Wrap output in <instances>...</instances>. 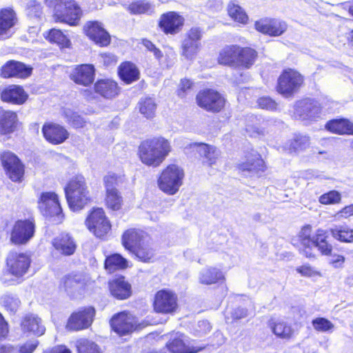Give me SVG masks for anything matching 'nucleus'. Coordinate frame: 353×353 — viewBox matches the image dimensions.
Wrapping results in <instances>:
<instances>
[{
    "label": "nucleus",
    "instance_id": "nucleus-12",
    "mask_svg": "<svg viewBox=\"0 0 353 353\" xmlns=\"http://www.w3.org/2000/svg\"><path fill=\"white\" fill-rule=\"evenodd\" d=\"M31 258L28 253L11 252L7 258L9 272L16 277H21L28 272Z\"/></svg>",
    "mask_w": 353,
    "mask_h": 353
},
{
    "label": "nucleus",
    "instance_id": "nucleus-47",
    "mask_svg": "<svg viewBox=\"0 0 353 353\" xmlns=\"http://www.w3.org/2000/svg\"><path fill=\"white\" fill-rule=\"evenodd\" d=\"M43 35L50 43H56L61 48H68L70 45L69 39L60 30L51 29Z\"/></svg>",
    "mask_w": 353,
    "mask_h": 353
},
{
    "label": "nucleus",
    "instance_id": "nucleus-58",
    "mask_svg": "<svg viewBox=\"0 0 353 353\" xmlns=\"http://www.w3.org/2000/svg\"><path fill=\"white\" fill-rule=\"evenodd\" d=\"M26 14L31 19H39L42 14L41 3L36 1H30L28 2L26 8Z\"/></svg>",
    "mask_w": 353,
    "mask_h": 353
},
{
    "label": "nucleus",
    "instance_id": "nucleus-55",
    "mask_svg": "<svg viewBox=\"0 0 353 353\" xmlns=\"http://www.w3.org/2000/svg\"><path fill=\"white\" fill-rule=\"evenodd\" d=\"M64 115L67 119V121L74 128H83L86 123L85 119L81 116L73 112L70 109H65L64 110Z\"/></svg>",
    "mask_w": 353,
    "mask_h": 353
},
{
    "label": "nucleus",
    "instance_id": "nucleus-24",
    "mask_svg": "<svg viewBox=\"0 0 353 353\" xmlns=\"http://www.w3.org/2000/svg\"><path fill=\"white\" fill-rule=\"evenodd\" d=\"M42 132L46 139L53 144H59L68 138V131L61 125L47 123L43 126Z\"/></svg>",
    "mask_w": 353,
    "mask_h": 353
},
{
    "label": "nucleus",
    "instance_id": "nucleus-62",
    "mask_svg": "<svg viewBox=\"0 0 353 353\" xmlns=\"http://www.w3.org/2000/svg\"><path fill=\"white\" fill-rule=\"evenodd\" d=\"M202 30L198 27H193L190 28L185 34V39L190 41L201 43L200 41L202 38Z\"/></svg>",
    "mask_w": 353,
    "mask_h": 353
},
{
    "label": "nucleus",
    "instance_id": "nucleus-59",
    "mask_svg": "<svg viewBox=\"0 0 353 353\" xmlns=\"http://www.w3.org/2000/svg\"><path fill=\"white\" fill-rule=\"evenodd\" d=\"M103 181L106 190L109 189L111 190H117L116 187L118 186L119 183H123V177L110 172L104 176Z\"/></svg>",
    "mask_w": 353,
    "mask_h": 353
},
{
    "label": "nucleus",
    "instance_id": "nucleus-42",
    "mask_svg": "<svg viewBox=\"0 0 353 353\" xmlns=\"http://www.w3.org/2000/svg\"><path fill=\"white\" fill-rule=\"evenodd\" d=\"M327 232L322 229H319L316 231L315 238L314 239V245L312 246V252L314 253V248H318V250L321 252L322 254L329 255L332 250V246L331 244L328 243L327 241Z\"/></svg>",
    "mask_w": 353,
    "mask_h": 353
},
{
    "label": "nucleus",
    "instance_id": "nucleus-19",
    "mask_svg": "<svg viewBox=\"0 0 353 353\" xmlns=\"http://www.w3.org/2000/svg\"><path fill=\"white\" fill-rule=\"evenodd\" d=\"M110 325L116 333L125 335L136 329V321L133 316L123 312L112 318Z\"/></svg>",
    "mask_w": 353,
    "mask_h": 353
},
{
    "label": "nucleus",
    "instance_id": "nucleus-46",
    "mask_svg": "<svg viewBox=\"0 0 353 353\" xmlns=\"http://www.w3.org/2000/svg\"><path fill=\"white\" fill-rule=\"evenodd\" d=\"M128 267V261L119 254L108 256L105 261V268L110 272L123 270Z\"/></svg>",
    "mask_w": 353,
    "mask_h": 353
},
{
    "label": "nucleus",
    "instance_id": "nucleus-17",
    "mask_svg": "<svg viewBox=\"0 0 353 353\" xmlns=\"http://www.w3.org/2000/svg\"><path fill=\"white\" fill-rule=\"evenodd\" d=\"M86 35L99 46H107L110 43V36L104 29L101 23L94 21H89L84 26Z\"/></svg>",
    "mask_w": 353,
    "mask_h": 353
},
{
    "label": "nucleus",
    "instance_id": "nucleus-54",
    "mask_svg": "<svg viewBox=\"0 0 353 353\" xmlns=\"http://www.w3.org/2000/svg\"><path fill=\"white\" fill-rule=\"evenodd\" d=\"M314 329L321 332H332L334 327V324L328 319L323 317H318L312 320Z\"/></svg>",
    "mask_w": 353,
    "mask_h": 353
},
{
    "label": "nucleus",
    "instance_id": "nucleus-33",
    "mask_svg": "<svg viewBox=\"0 0 353 353\" xmlns=\"http://www.w3.org/2000/svg\"><path fill=\"white\" fill-rule=\"evenodd\" d=\"M94 90L97 93L105 99H112L119 93L117 83L110 79L97 81L94 84Z\"/></svg>",
    "mask_w": 353,
    "mask_h": 353
},
{
    "label": "nucleus",
    "instance_id": "nucleus-15",
    "mask_svg": "<svg viewBox=\"0 0 353 353\" xmlns=\"http://www.w3.org/2000/svg\"><path fill=\"white\" fill-rule=\"evenodd\" d=\"M86 284L85 276L81 273H71L61 280V287L72 298L82 294Z\"/></svg>",
    "mask_w": 353,
    "mask_h": 353
},
{
    "label": "nucleus",
    "instance_id": "nucleus-11",
    "mask_svg": "<svg viewBox=\"0 0 353 353\" xmlns=\"http://www.w3.org/2000/svg\"><path fill=\"white\" fill-rule=\"evenodd\" d=\"M1 160L9 178L14 182L21 181L23 176L24 170L23 165L18 157L12 152L6 151L1 154Z\"/></svg>",
    "mask_w": 353,
    "mask_h": 353
},
{
    "label": "nucleus",
    "instance_id": "nucleus-37",
    "mask_svg": "<svg viewBox=\"0 0 353 353\" xmlns=\"http://www.w3.org/2000/svg\"><path fill=\"white\" fill-rule=\"evenodd\" d=\"M120 78L126 83H131L139 79V70L132 63L126 61L120 65L118 70Z\"/></svg>",
    "mask_w": 353,
    "mask_h": 353
},
{
    "label": "nucleus",
    "instance_id": "nucleus-43",
    "mask_svg": "<svg viewBox=\"0 0 353 353\" xmlns=\"http://www.w3.org/2000/svg\"><path fill=\"white\" fill-rule=\"evenodd\" d=\"M237 46H226L219 53L218 61L220 64L236 66Z\"/></svg>",
    "mask_w": 353,
    "mask_h": 353
},
{
    "label": "nucleus",
    "instance_id": "nucleus-10",
    "mask_svg": "<svg viewBox=\"0 0 353 353\" xmlns=\"http://www.w3.org/2000/svg\"><path fill=\"white\" fill-rule=\"evenodd\" d=\"M198 105L208 110L218 112L225 105V99L216 91L205 90L199 92L196 96Z\"/></svg>",
    "mask_w": 353,
    "mask_h": 353
},
{
    "label": "nucleus",
    "instance_id": "nucleus-49",
    "mask_svg": "<svg viewBox=\"0 0 353 353\" xmlns=\"http://www.w3.org/2000/svg\"><path fill=\"white\" fill-rule=\"evenodd\" d=\"M228 11L230 17L235 21L245 24L248 20V17L244 10L238 4L230 2L228 6Z\"/></svg>",
    "mask_w": 353,
    "mask_h": 353
},
{
    "label": "nucleus",
    "instance_id": "nucleus-5",
    "mask_svg": "<svg viewBox=\"0 0 353 353\" xmlns=\"http://www.w3.org/2000/svg\"><path fill=\"white\" fill-rule=\"evenodd\" d=\"M327 112H329V108L310 99L299 101L294 106V116L303 121H314Z\"/></svg>",
    "mask_w": 353,
    "mask_h": 353
},
{
    "label": "nucleus",
    "instance_id": "nucleus-16",
    "mask_svg": "<svg viewBox=\"0 0 353 353\" xmlns=\"http://www.w3.org/2000/svg\"><path fill=\"white\" fill-rule=\"evenodd\" d=\"M184 24V18L179 13L170 11L163 14L159 20V27L167 34L180 32Z\"/></svg>",
    "mask_w": 353,
    "mask_h": 353
},
{
    "label": "nucleus",
    "instance_id": "nucleus-6",
    "mask_svg": "<svg viewBox=\"0 0 353 353\" xmlns=\"http://www.w3.org/2000/svg\"><path fill=\"white\" fill-rule=\"evenodd\" d=\"M39 208L43 216L54 217V221L61 222L63 215L57 194L53 192H46L41 194L39 201Z\"/></svg>",
    "mask_w": 353,
    "mask_h": 353
},
{
    "label": "nucleus",
    "instance_id": "nucleus-28",
    "mask_svg": "<svg viewBox=\"0 0 353 353\" xmlns=\"http://www.w3.org/2000/svg\"><path fill=\"white\" fill-rule=\"evenodd\" d=\"M21 327L24 333H32L37 336L43 335L46 331L41 319L34 314L25 316L21 323Z\"/></svg>",
    "mask_w": 353,
    "mask_h": 353
},
{
    "label": "nucleus",
    "instance_id": "nucleus-48",
    "mask_svg": "<svg viewBox=\"0 0 353 353\" xmlns=\"http://www.w3.org/2000/svg\"><path fill=\"white\" fill-rule=\"evenodd\" d=\"M139 112L147 119H152L154 117L157 104L154 100L150 97L141 99L139 103Z\"/></svg>",
    "mask_w": 353,
    "mask_h": 353
},
{
    "label": "nucleus",
    "instance_id": "nucleus-50",
    "mask_svg": "<svg viewBox=\"0 0 353 353\" xmlns=\"http://www.w3.org/2000/svg\"><path fill=\"white\" fill-rule=\"evenodd\" d=\"M1 305L10 314H15L20 307L21 301L19 298L11 294L3 295L0 299Z\"/></svg>",
    "mask_w": 353,
    "mask_h": 353
},
{
    "label": "nucleus",
    "instance_id": "nucleus-52",
    "mask_svg": "<svg viewBox=\"0 0 353 353\" xmlns=\"http://www.w3.org/2000/svg\"><path fill=\"white\" fill-rule=\"evenodd\" d=\"M106 204L113 210H118L121 208L123 199L117 190H106Z\"/></svg>",
    "mask_w": 353,
    "mask_h": 353
},
{
    "label": "nucleus",
    "instance_id": "nucleus-39",
    "mask_svg": "<svg viewBox=\"0 0 353 353\" xmlns=\"http://www.w3.org/2000/svg\"><path fill=\"white\" fill-rule=\"evenodd\" d=\"M270 322L272 332L282 339H290L294 334V330L292 326L283 320L271 319Z\"/></svg>",
    "mask_w": 353,
    "mask_h": 353
},
{
    "label": "nucleus",
    "instance_id": "nucleus-36",
    "mask_svg": "<svg viewBox=\"0 0 353 353\" xmlns=\"http://www.w3.org/2000/svg\"><path fill=\"white\" fill-rule=\"evenodd\" d=\"M143 232L130 229L125 232L122 236V243L125 249L133 252L142 243Z\"/></svg>",
    "mask_w": 353,
    "mask_h": 353
},
{
    "label": "nucleus",
    "instance_id": "nucleus-30",
    "mask_svg": "<svg viewBox=\"0 0 353 353\" xmlns=\"http://www.w3.org/2000/svg\"><path fill=\"white\" fill-rule=\"evenodd\" d=\"M311 236V227L310 225L304 226L299 232L298 235V240L299 241V251L307 258L314 256L312 252V246L314 245L313 241L315 236L312 239Z\"/></svg>",
    "mask_w": 353,
    "mask_h": 353
},
{
    "label": "nucleus",
    "instance_id": "nucleus-57",
    "mask_svg": "<svg viewBox=\"0 0 353 353\" xmlns=\"http://www.w3.org/2000/svg\"><path fill=\"white\" fill-rule=\"evenodd\" d=\"M341 200V194L336 190H331L319 198V201L323 205H333L339 203Z\"/></svg>",
    "mask_w": 353,
    "mask_h": 353
},
{
    "label": "nucleus",
    "instance_id": "nucleus-40",
    "mask_svg": "<svg viewBox=\"0 0 353 353\" xmlns=\"http://www.w3.org/2000/svg\"><path fill=\"white\" fill-rule=\"evenodd\" d=\"M237 51L236 66L249 68L254 64L257 56V53L254 49L237 46Z\"/></svg>",
    "mask_w": 353,
    "mask_h": 353
},
{
    "label": "nucleus",
    "instance_id": "nucleus-21",
    "mask_svg": "<svg viewBox=\"0 0 353 353\" xmlns=\"http://www.w3.org/2000/svg\"><path fill=\"white\" fill-rule=\"evenodd\" d=\"M245 161L239 165V169L245 174L252 176L264 170V162L261 155L254 150L245 156Z\"/></svg>",
    "mask_w": 353,
    "mask_h": 353
},
{
    "label": "nucleus",
    "instance_id": "nucleus-35",
    "mask_svg": "<svg viewBox=\"0 0 353 353\" xmlns=\"http://www.w3.org/2000/svg\"><path fill=\"white\" fill-rule=\"evenodd\" d=\"M325 128L331 132L338 134L353 135V123L347 119H334L328 121Z\"/></svg>",
    "mask_w": 353,
    "mask_h": 353
},
{
    "label": "nucleus",
    "instance_id": "nucleus-27",
    "mask_svg": "<svg viewBox=\"0 0 353 353\" xmlns=\"http://www.w3.org/2000/svg\"><path fill=\"white\" fill-rule=\"evenodd\" d=\"M191 147L203 157V164L209 166L216 164L220 155V152L215 147L202 143H195Z\"/></svg>",
    "mask_w": 353,
    "mask_h": 353
},
{
    "label": "nucleus",
    "instance_id": "nucleus-2",
    "mask_svg": "<svg viewBox=\"0 0 353 353\" xmlns=\"http://www.w3.org/2000/svg\"><path fill=\"white\" fill-rule=\"evenodd\" d=\"M65 192L69 207L72 211L81 210L90 199L85 179L82 176L72 179L65 187Z\"/></svg>",
    "mask_w": 353,
    "mask_h": 353
},
{
    "label": "nucleus",
    "instance_id": "nucleus-13",
    "mask_svg": "<svg viewBox=\"0 0 353 353\" xmlns=\"http://www.w3.org/2000/svg\"><path fill=\"white\" fill-rule=\"evenodd\" d=\"M94 314L95 310L92 307H85L72 313L68 321L66 329L77 331L88 328L92 323Z\"/></svg>",
    "mask_w": 353,
    "mask_h": 353
},
{
    "label": "nucleus",
    "instance_id": "nucleus-45",
    "mask_svg": "<svg viewBox=\"0 0 353 353\" xmlns=\"http://www.w3.org/2000/svg\"><path fill=\"white\" fill-rule=\"evenodd\" d=\"M199 279L202 284L211 285L223 279V274L216 268H208L201 271Z\"/></svg>",
    "mask_w": 353,
    "mask_h": 353
},
{
    "label": "nucleus",
    "instance_id": "nucleus-61",
    "mask_svg": "<svg viewBox=\"0 0 353 353\" xmlns=\"http://www.w3.org/2000/svg\"><path fill=\"white\" fill-rule=\"evenodd\" d=\"M296 271L303 276L312 277L320 275L319 272L309 264L298 267Z\"/></svg>",
    "mask_w": 353,
    "mask_h": 353
},
{
    "label": "nucleus",
    "instance_id": "nucleus-44",
    "mask_svg": "<svg viewBox=\"0 0 353 353\" xmlns=\"http://www.w3.org/2000/svg\"><path fill=\"white\" fill-rule=\"evenodd\" d=\"M330 232L339 241L353 243V230L346 225H335L330 229Z\"/></svg>",
    "mask_w": 353,
    "mask_h": 353
},
{
    "label": "nucleus",
    "instance_id": "nucleus-31",
    "mask_svg": "<svg viewBox=\"0 0 353 353\" xmlns=\"http://www.w3.org/2000/svg\"><path fill=\"white\" fill-rule=\"evenodd\" d=\"M269 122L261 117L251 115L247 119L245 130L251 137H258L265 134Z\"/></svg>",
    "mask_w": 353,
    "mask_h": 353
},
{
    "label": "nucleus",
    "instance_id": "nucleus-7",
    "mask_svg": "<svg viewBox=\"0 0 353 353\" xmlns=\"http://www.w3.org/2000/svg\"><path fill=\"white\" fill-rule=\"evenodd\" d=\"M303 77L298 72L289 69L284 70L278 79L277 90L285 97L291 96L301 86Z\"/></svg>",
    "mask_w": 353,
    "mask_h": 353
},
{
    "label": "nucleus",
    "instance_id": "nucleus-22",
    "mask_svg": "<svg viewBox=\"0 0 353 353\" xmlns=\"http://www.w3.org/2000/svg\"><path fill=\"white\" fill-rule=\"evenodd\" d=\"M95 68L92 64L77 66L71 73V79L77 84L88 86L94 80Z\"/></svg>",
    "mask_w": 353,
    "mask_h": 353
},
{
    "label": "nucleus",
    "instance_id": "nucleus-32",
    "mask_svg": "<svg viewBox=\"0 0 353 353\" xmlns=\"http://www.w3.org/2000/svg\"><path fill=\"white\" fill-rule=\"evenodd\" d=\"M109 288L112 295L118 299H125L131 294V285L123 277L110 281Z\"/></svg>",
    "mask_w": 353,
    "mask_h": 353
},
{
    "label": "nucleus",
    "instance_id": "nucleus-34",
    "mask_svg": "<svg viewBox=\"0 0 353 353\" xmlns=\"http://www.w3.org/2000/svg\"><path fill=\"white\" fill-rule=\"evenodd\" d=\"M141 43L148 51L153 53L154 57L163 67L169 68L174 64V59L175 58L174 52L172 51L169 54H166L165 59H163V55L161 51L150 40L143 39Z\"/></svg>",
    "mask_w": 353,
    "mask_h": 353
},
{
    "label": "nucleus",
    "instance_id": "nucleus-38",
    "mask_svg": "<svg viewBox=\"0 0 353 353\" xmlns=\"http://www.w3.org/2000/svg\"><path fill=\"white\" fill-rule=\"evenodd\" d=\"M17 115L12 111L0 112V133L6 134L12 132L17 125Z\"/></svg>",
    "mask_w": 353,
    "mask_h": 353
},
{
    "label": "nucleus",
    "instance_id": "nucleus-23",
    "mask_svg": "<svg viewBox=\"0 0 353 353\" xmlns=\"http://www.w3.org/2000/svg\"><path fill=\"white\" fill-rule=\"evenodd\" d=\"M32 68L25 64L15 61H8L2 68L1 74L3 78H27L31 74Z\"/></svg>",
    "mask_w": 353,
    "mask_h": 353
},
{
    "label": "nucleus",
    "instance_id": "nucleus-41",
    "mask_svg": "<svg viewBox=\"0 0 353 353\" xmlns=\"http://www.w3.org/2000/svg\"><path fill=\"white\" fill-rule=\"evenodd\" d=\"M128 10L132 14L151 15L154 13L155 6L147 0H137L129 4Z\"/></svg>",
    "mask_w": 353,
    "mask_h": 353
},
{
    "label": "nucleus",
    "instance_id": "nucleus-3",
    "mask_svg": "<svg viewBox=\"0 0 353 353\" xmlns=\"http://www.w3.org/2000/svg\"><path fill=\"white\" fill-rule=\"evenodd\" d=\"M184 177L185 172L181 167L170 164L162 170L157 181L158 186L168 195H174L183 185Z\"/></svg>",
    "mask_w": 353,
    "mask_h": 353
},
{
    "label": "nucleus",
    "instance_id": "nucleus-56",
    "mask_svg": "<svg viewBox=\"0 0 353 353\" xmlns=\"http://www.w3.org/2000/svg\"><path fill=\"white\" fill-rule=\"evenodd\" d=\"M132 252L143 262H150L154 256L153 250L144 243H142Z\"/></svg>",
    "mask_w": 353,
    "mask_h": 353
},
{
    "label": "nucleus",
    "instance_id": "nucleus-64",
    "mask_svg": "<svg viewBox=\"0 0 353 353\" xmlns=\"http://www.w3.org/2000/svg\"><path fill=\"white\" fill-rule=\"evenodd\" d=\"M38 344L37 340L28 341L17 349L18 353H32L38 346Z\"/></svg>",
    "mask_w": 353,
    "mask_h": 353
},
{
    "label": "nucleus",
    "instance_id": "nucleus-20",
    "mask_svg": "<svg viewBox=\"0 0 353 353\" xmlns=\"http://www.w3.org/2000/svg\"><path fill=\"white\" fill-rule=\"evenodd\" d=\"M255 28L257 31L270 36H279L287 29L285 22L276 19L263 18L255 22Z\"/></svg>",
    "mask_w": 353,
    "mask_h": 353
},
{
    "label": "nucleus",
    "instance_id": "nucleus-29",
    "mask_svg": "<svg viewBox=\"0 0 353 353\" xmlns=\"http://www.w3.org/2000/svg\"><path fill=\"white\" fill-rule=\"evenodd\" d=\"M53 247L63 255H72L76 250V243L68 234H61L52 241Z\"/></svg>",
    "mask_w": 353,
    "mask_h": 353
},
{
    "label": "nucleus",
    "instance_id": "nucleus-9",
    "mask_svg": "<svg viewBox=\"0 0 353 353\" xmlns=\"http://www.w3.org/2000/svg\"><path fill=\"white\" fill-rule=\"evenodd\" d=\"M89 230L99 238L103 237L110 230L111 225L102 208L94 209L85 221Z\"/></svg>",
    "mask_w": 353,
    "mask_h": 353
},
{
    "label": "nucleus",
    "instance_id": "nucleus-53",
    "mask_svg": "<svg viewBox=\"0 0 353 353\" xmlns=\"http://www.w3.org/2000/svg\"><path fill=\"white\" fill-rule=\"evenodd\" d=\"M78 353H101L99 346L92 341L81 339L77 341Z\"/></svg>",
    "mask_w": 353,
    "mask_h": 353
},
{
    "label": "nucleus",
    "instance_id": "nucleus-60",
    "mask_svg": "<svg viewBox=\"0 0 353 353\" xmlns=\"http://www.w3.org/2000/svg\"><path fill=\"white\" fill-rule=\"evenodd\" d=\"M258 105L267 110L274 111L276 110L277 104L270 97H261L257 101Z\"/></svg>",
    "mask_w": 353,
    "mask_h": 353
},
{
    "label": "nucleus",
    "instance_id": "nucleus-14",
    "mask_svg": "<svg viewBox=\"0 0 353 353\" xmlns=\"http://www.w3.org/2000/svg\"><path fill=\"white\" fill-rule=\"evenodd\" d=\"M154 308L157 312L163 314L173 313L177 308V296L167 290L159 291L154 298Z\"/></svg>",
    "mask_w": 353,
    "mask_h": 353
},
{
    "label": "nucleus",
    "instance_id": "nucleus-25",
    "mask_svg": "<svg viewBox=\"0 0 353 353\" xmlns=\"http://www.w3.org/2000/svg\"><path fill=\"white\" fill-rule=\"evenodd\" d=\"M28 95L20 85H10L1 93L2 101L12 104L21 105L28 99Z\"/></svg>",
    "mask_w": 353,
    "mask_h": 353
},
{
    "label": "nucleus",
    "instance_id": "nucleus-51",
    "mask_svg": "<svg viewBox=\"0 0 353 353\" xmlns=\"http://www.w3.org/2000/svg\"><path fill=\"white\" fill-rule=\"evenodd\" d=\"M201 43L184 39L182 43V55L188 59H192L199 52Z\"/></svg>",
    "mask_w": 353,
    "mask_h": 353
},
{
    "label": "nucleus",
    "instance_id": "nucleus-4",
    "mask_svg": "<svg viewBox=\"0 0 353 353\" xmlns=\"http://www.w3.org/2000/svg\"><path fill=\"white\" fill-rule=\"evenodd\" d=\"M49 7L54 8V17L56 21L65 23L70 26H77L81 17V10L74 1L64 3V11L59 10L63 0H45Z\"/></svg>",
    "mask_w": 353,
    "mask_h": 353
},
{
    "label": "nucleus",
    "instance_id": "nucleus-8",
    "mask_svg": "<svg viewBox=\"0 0 353 353\" xmlns=\"http://www.w3.org/2000/svg\"><path fill=\"white\" fill-rule=\"evenodd\" d=\"M35 223L33 219L19 220L14 223L10 233V241L14 245L28 243L34 236Z\"/></svg>",
    "mask_w": 353,
    "mask_h": 353
},
{
    "label": "nucleus",
    "instance_id": "nucleus-1",
    "mask_svg": "<svg viewBox=\"0 0 353 353\" xmlns=\"http://www.w3.org/2000/svg\"><path fill=\"white\" fill-rule=\"evenodd\" d=\"M171 151L170 142L163 137H154L141 143L139 155L141 162L147 165L158 167Z\"/></svg>",
    "mask_w": 353,
    "mask_h": 353
},
{
    "label": "nucleus",
    "instance_id": "nucleus-63",
    "mask_svg": "<svg viewBox=\"0 0 353 353\" xmlns=\"http://www.w3.org/2000/svg\"><path fill=\"white\" fill-rule=\"evenodd\" d=\"M353 216V204L345 206L340 211L334 215V219L336 221H340L343 219H347Z\"/></svg>",
    "mask_w": 353,
    "mask_h": 353
},
{
    "label": "nucleus",
    "instance_id": "nucleus-18",
    "mask_svg": "<svg viewBox=\"0 0 353 353\" xmlns=\"http://www.w3.org/2000/svg\"><path fill=\"white\" fill-rule=\"evenodd\" d=\"M18 22L16 12L10 8L0 10V39L10 38L14 32Z\"/></svg>",
    "mask_w": 353,
    "mask_h": 353
},
{
    "label": "nucleus",
    "instance_id": "nucleus-26",
    "mask_svg": "<svg viewBox=\"0 0 353 353\" xmlns=\"http://www.w3.org/2000/svg\"><path fill=\"white\" fill-rule=\"evenodd\" d=\"M184 334L176 333L168 343V349L172 353H197L205 348V346L187 345L184 342Z\"/></svg>",
    "mask_w": 353,
    "mask_h": 353
}]
</instances>
